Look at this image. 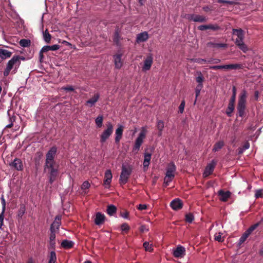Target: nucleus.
Wrapping results in <instances>:
<instances>
[{"instance_id": "nucleus-1", "label": "nucleus", "mask_w": 263, "mask_h": 263, "mask_svg": "<svg viewBox=\"0 0 263 263\" xmlns=\"http://www.w3.org/2000/svg\"><path fill=\"white\" fill-rule=\"evenodd\" d=\"M57 149L55 147H51L46 155L45 170H49L50 172V182L52 183L58 175V168L54 161Z\"/></svg>"}, {"instance_id": "nucleus-19", "label": "nucleus", "mask_w": 263, "mask_h": 263, "mask_svg": "<svg viewBox=\"0 0 263 263\" xmlns=\"http://www.w3.org/2000/svg\"><path fill=\"white\" fill-rule=\"evenodd\" d=\"M123 126L120 125H119L118 127L116 129L115 132V142L116 143L119 142L120 141L123 132Z\"/></svg>"}, {"instance_id": "nucleus-60", "label": "nucleus", "mask_w": 263, "mask_h": 263, "mask_svg": "<svg viewBox=\"0 0 263 263\" xmlns=\"http://www.w3.org/2000/svg\"><path fill=\"white\" fill-rule=\"evenodd\" d=\"M137 208L139 210H145L147 209V205L140 204L138 205Z\"/></svg>"}, {"instance_id": "nucleus-63", "label": "nucleus", "mask_w": 263, "mask_h": 263, "mask_svg": "<svg viewBox=\"0 0 263 263\" xmlns=\"http://www.w3.org/2000/svg\"><path fill=\"white\" fill-rule=\"evenodd\" d=\"M216 45H217V43L213 42H209L207 44V46L209 47H216Z\"/></svg>"}, {"instance_id": "nucleus-25", "label": "nucleus", "mask_w": 263, "mask_h": 263, "mask_svg": "<svg viewBox=\"0 0 263 263\" xmlns=\"http://www.w3.org/2000/svg\"><path fill=\"white\" fill-rule=\"evenodd\" d=\"M59 47L60 46L58 45H53L52 46H45L42 48L41 51L45 52L49 50L55 51L59 49Z\"/></svg>"}, {"instance_id": "nucleus-3", "label": "nucleus", "mask_w": 263, "mask_h": 263, "mask_svg": "<svg viewBox=\"0 0 263 263\" xmlns=\"http://www.w3.org/2000/svg\"><path fill=\"white\" fill-rule=\"evenodd\" d=\"M247 103V92L243 90L240 93L239 98L237 105V110L239 116L242 117L245 113Z\"/></svg>"}, {"instance_id": "nucleus-50", "label": "nucleus", "mask_w": 263, "mask_h": 263, "mask_svg": "<svg viewBox=\"0 0 263 263\" xmlns=\"http://www.w3.org/2000/svg\"><path fill=\"white\" fill-rule=\"evenodd\" d=\"M249 147H250V144H249V143L248 142H246L243 144V145L242 148L241 149V150L239 151V153H243V151H245L246 149H249Z\"/></svg>"}, {"instance_id": "nucleus-26", "label": "nucleus", "mask_w": 263, "mask_h": 263, "mask_svg": "<svg viewBox=\"0 0 263 263\" xmlns=\"http://www.w3.org/2000/svg\"><path fill=\"white\" fill-rule=\"evenodd\" d=\"M151 159V154L149 153H145L144 154V159L143 163V167L144 168L147 167L149 164Z\"/></svg>"}, {"instance_id": "nucleus-28", "label": "nucleus", "mask_w": 263, "mask_h": 263, "mask_svg": "<svg viewBox=\"0 0 263 263\" xmlns=\"http://www.w3.org/2000/svg\"><path fill=\"white\" fill-rule=\"evenodd\" d=\"M224 145V142L223 141H219L216 142L213 148V151L214 152L218 151Z\"/></svg>"}, {"instance_id": "nucleus-13", "label": "nucleus", "mask_w": 263, "mask_h": 263, "mask_svg": "<svg viewBox=\"0 0 263 263\" xmlns=\"http://www.w3.org/2000/svg\"><path fill=\"white\" fill-rule=\"evenodd\" d=\"M122 57V53H118L114 56L115 65L117 69H120L123 65V62L121 60Z\"/></svg>"}, {"instance_id": "nucleus-31", "label": "nucleus", "mask_w": 263, "mask_h": 263, "mask_svg": "<svg viewBox=\"0 0 263 263\" xmlns=\"http://www.w3.org/2000/svg\"><path fill=\"white\" fill-rule=\"evenodd\" d=\"M117 211L116 207L114 205H109L107 208V213L110 216H112Z\"/></svg>"}, {"instance_id": "nucleus-41", "label": "nucleus", "mask_w": 263, "mask_h": 263, "mask_svg": "<svg viewBox=\"0 0 263 263\" xmlns=\"http://www.w3.org/2000/svg\"><path fill=\"white\" fill-rule=\"evenodd\" d=\"M143 247L145 251L151 252L153 251V246L152 244H150L148 242H145L143 243Z\"/></svg>"}, {"instance_id": "nucleus-51", "label": "nucleus", "mask_w": 263, "mask_h": 263, "mask_svg": "<svg viewBox=\"0 0 263 263\" xmlns=\"http://www.w3.org/2000/svg\"><path fill=\"white\" fill-rule=\"evenodd\" d=\"M4 213L2 211L0 214V229H2V226L4 224Z\"/></svg>"}, {"instance_id": "nucleus-18", "label": "nucleus", "mask_w": 263, "mask_h": 263, "mask_svg": "<svg viewBox=\"0 0 263 263\" xmlns=\"http://www.w3.org/2000/svg\"><path fill=\"white\" fill-rule=\"evenodd\" d=\"M218 195L220 197L219 199L222 201H226L230 197L231 193L230 191L224 192L222 190L218 192Z\"/></svg>"}, {"instance_id": "nucleus-45", "label": "nucleus", "mask_w": 263, "mask_h": 263, "mask_svg": "<svg viewBox=\"0 0 263 263\" xmlns=\"http://www.w3.org/2000/svg\"><path fill=\"white\" fill-rule=\"evenodd\" d=\"M233 95L231 98L230 101L231 102L235 103L236 96V88L235 86L233 87L232 88Z\"/></svg>"}, {"instance_id": "nucleus-29", "label": "nucleus", "mask_w": 263, "mask_h": 263, "mask_svg": "<svg viewBox=\"0 0 263 263\" xmlns=\"http://www.w3.org/2000/svg\"><path fill=\"white\" fill-rule=\"evenodd\" d=\"M73 245V242L72 241L64 240L61 243L62 247L65 249L71 248Z\"/></svg>"}, {"instance_id": "nucleus-9", "label": "nucleus", "mask_w": 263, "mask_h": 263, "mask_svg": "<svg viewBox=\"0 0 263 263\" xmlns=\"http://www.w3.org/2000/svg\"><path fill=\"white\" fill-rule=\"evenodd\" d=\"M153 63V57L152 54H149L144 58L142 64V71L146 72L151 69Z\"/></svg>"}, {"instance_id": "nucleus-46", "label": "nucleus", "mask_w": 263, "mask_h": 263, "mask_svg": "<svg viewBox=\"0 0 263 263\" xmlns=\"http://www.w3.org/2000/svg\"><path fill=\"white\" fill-rule=\"evenodd\" d=\"M194 216L191 213L187 214L185 216V220L189 223H191L194 220Z\"/></svg>"}, {"instance_id": "nucleus-27", "label": "nucleus", "mask_w": 263, "mask_h": 263, "mask_svg": "<svg viewBox=\"0 0 263 263\" xmlns=\"http://www.w3.org/2000/svg\"><path fill=\"white\" fill-rule=\"evenodd\" d=\"M234 104L235 103L230 102L226 110V114L229 117L232 116V113L234 110Z\"/></svg>"}, {"instance_id": "nucleus-8", "label": "nucleus", "mask_w": 263, "mask_h": 263, "mask_svg": "<svg viewBox=\"0 0 263 263\" xmlns=\"http://www.w3.org/2000/svg\"><path fill=\"white\" fill-rule=\"evenodd\" d=\"M20 57L19 56H14L8 62L7 67L4 72V75L5 76L9 75L10 70L14 66L18 67L20 65Z\"/></svg>"}, {"instance_id": "nucleus-4", "label": "nucleus", "mask_w": 263, "mask_h": 263, "mask_svg": "<svg viewBox=\"0 0 263 263\" xmlns=\"http://www.w3.org/2000/svg\"><path fill=\"white\" fill-rule=\"evenodd\" d=\"M176 167L175 164L171 162L168 164L167 168L166 175L164 179V185L165 186L168 185L169 183L173 180L175 176V172Z\"/></svg>"}, {"instance_id": "nucleus-64", "label": "nucleus", "mask_w": 263, "mask_h": 263, "mask_svg": "<svg viewBox=\"0 0 263 263\" xmlns=\"http://www.w3.org/2000/svg\"><path fill=\"white\" fill-rule=\"evenodd\" d=\"M122 217L125 219L128 218V213L127 212H126L125 213H123L121 215Z\"/></svg>"}, {"instance_id": "nucleus-38", "label": "nucleus", "mask_w": 263, "mask_h": 263, "mask_svg": "<svg viewBox=\"0 0 263 263\" xmlns=\"http://www.w3.org/2000/svg\"><path fill=\"white\" fill-rule=\"evenodd\" d=\"M229 65H216V66H212L210 67V69H229Z\"/></svg>"}, {"instance_id": "nucleus-54", "label": "nucleus", "mask_w": 263, "mask_h": 263, "mask_svg": "<svg viewBox=\"0 0 263 263\" xmlns=\"http://www.w3.org/2000/svg\"><path fill=\"white\" fill-rule=\"evenodd\" d=\"M1 201L2 204V211L3 213H5L6 209V201L3 196L1 197Z\"/></svg>"}, {"instance_id": "nucleus-21", "label": "nucleus", "mask_w": 263, "mask_h": 263, "mask_svg": "<svg viewBox=\"0 0 263 263\" xmlns=\"http://www.w3.org/2000/svg\"><path fill=\"white\" fill-rule=\"evenodd\" d=\"M105 220V215L100 212H98L96 214L95 218V223L97 225H100L103 223Z\"/></svg>"}, {"instance_id": "nucleus-55", "label": "nucleus", "mask_w": 263, "mask_h": 263, "mask_svg": "<svg viewBox=\"0 0 263 263\" xmlns=\"http://www.w3.org/2000/svg\"><path fill=\"white\" fill-rule=\"evenodd\" d=\"M10 111L9 110H8L7 112V114L9 116V120L10 123L13 124V122L15 121V116H12V117H10Z\"/></svg>"}, {"instance_id": "nucleus-56", "label": "nucleus", "mask_w": 263, "mask_h": 263, "mask_svg": "<svg viewBox=\"0 0 263 263\" xmlns=\"http://www.w3.org/2000/svg\"><path fill=\"white\" fill-rule=\"evenodd\" d=\"M194 61L199 64H202L203 63H207V60L202 59H196L194 60Z\"/></svg>"}, {"instance_id": "nucleus-44", "label": "nucleus", "mask_w": 263, "mask_h": 263, "mask_svg": "<svg viewBox=\"0 0 263 263\" xmlns=\"http://www.w3.org/2000/svg\"><path fill=\"white\" fill-rule=\"evenodd\" d=\"M255 197L256 198L263 197V189H259L255 191Z\"/></svg>"}, {"instance_id": "nucleus-15", "label": "nucleus", "mask_w": 263, "mask_h": 263, "mask_svg": "<svg viewBox=\"0 0 263 263\" xmlns=\"http://www.w3.org/2000/svg\"><path fill=\"white\" fill-rule=\"evenodd\" d=\"M215 166V162L212 161L210 163L208 164L205 168L203 173V176L204 177H208L213 172Z\"/></svg>"}, {"instance_id": "nucleus-11", "label": "nucleus", "mask_w": 263, "mask_h": 263, "mask_svg": "<svg viewBox=\"0 0 263 263\" xmlns=\"http://www.w3.org/2000/svg\"><path fill=\"white\" fill-rule=\"evenodd\" d=\"M186 18L190 21H193L195 22H204L206 21V18L203 15L198 14H188L186 16Z\"/></svg>"}, {"instance_id": "nucleus-10", "label": "nucleus", "mask_w": 263, "mask_h": 263, "mask_svg": "<svg viewBox=\"0 0 263 263\" xmlns=\"http://www.w3.org/2000/svg\"><path fill=\"white\" fill-rule=\"evenodd\" d=\"M185 255V249L184 247L179 245L173 250V255L176 258H182Z\"/></svg>"}, {"instance_id": "nucleus-6", "label": "nucleus", "mask_w": 263, "mask_h": 263, "mask_svg": "<svg viewBox=\"0 0 263 263\" xmlns=\"http://www.w3.org/2000/svg\"><path fill=\"white\" fill-rule=\"evenodd\" d=\"M114 131V126L110 122H107L106 124V128L103 130L100 135V142L104 143L112 135Z\"/></svg>"}, {"instance_id": "nucleus-2", "label": "nucleus", "mask_w": 263, "mask_h": 263, "mask_svg": "<svg viewBox=\"0 0 263 263\" xmlns=\"http://www.w3.org/2000/svg\"><path fill=\"white\" fill-rule=\"evenodd\" d=\"M233 34L237 36V38L235 39V44L239 47V48L242 50L244 53H246L249 49L247 46L243 42L244 40V33L243 31L240 29H233Z\"/></svg>"}, {"instance_id": "nucleus-39", "label": "nucleus", "mask_w": 263, "mask_h": 263, "mask_svg": "<svg viewBox=\"0 0 263 263\" xmlns=\"http://www.w3.org/2000/svg\"><path fill=\"white\" fill-rule=\"evenodd\" d=\"M57 260V256L55 252L51 251L49 257L48 263H55Z\"/></svg>"}, {"instance_id": "nucleus-12", "label": "nucleus", "mask_w": 263, "mask_h": 263, "mask_svg": "<svg viewBox=\"0 0 263 263\" xmlns=\"http://www.w3.org/2000/svg\"><path fill=\"white\" fill-rule=\"evenodd\" d=\"M112 178V175L111 171L110 170H107L105 173L103 182V185L105 188H108L110 186Z\"/></svg>"}, {"instance_id": "nucleus-35", "label": "nucleus", "mask_w": 263, "mask_h": 263, "mask_svg": "<svg viewBox=\"0 0 263 263\" xmlns=\"http://www.w3.org/2000/svg\"><path fill=\"white\" fill-rule=\"evenodd\" d=\"M44 40L45 42L49 43L51 41V35L47 30L43 32Z\"/></svg>"}, {"instance_id": "nucleus-42", "label": "nucleus", "mask_w": 263, "mask_h": 263, "mask_svg": "<svg viewBox=\"0 0 263 263\" xmlns=\"http://www.w3.org/2000/svg\"><path fill=\"white\" fill-rule=\"evenodd\" d=\"M229 69H241L242 66L240 64H229Z\"/></svg>"}, {"instance_id": "nucleus-20", "label": "nucleus", "mask_w": 263, "mask_h": 263, "mask_svg": "<svg viewBox=\"0 0 263 263\" xmlns=\"http://www.w3.org/2000/svg\"><path fill=\"white\" fill-rule=\"evenodd\" d=\"M171 208L174 210H178L182 208V203L179 199L173 200L170 204Z\"/></svg>"}, {"instance_id": "nucleus-59", "label": "nucleus", "mask_w": 263, "mask_h": 263, "mask_svg": "<svg viewBox=\"0 0 263 263\" xmlns=\"http://www.w3.org/2000/svg\"><path fill=\"white\" fill-rule=\"evenodd\" d=\"M62 89L68 91H71L74 90V88L72 86H68L66 87H62Z\"/></svg>"}, {"instance_id": "nucleus-33", "label": "nucleus", "mask_w": 263, "mask_h": 263, "mask_svg": "<svg viewBox=\"0 0 263 263\" xmlns=\"http://www.w3.org/2000/svg\"><path fill=\"white\" fill-rule=\"evenodd\" d=\"M250 235V234L246 231L239 238L238 241V245L240 246L241 244H242L246 241V240Z\"/></svg>"}, {"instance_id": "nucleus-43", "label": "nucleus", "mask_w": 263, "mask_h": 263, "mask_svg": "<svg viewBox=\"0 0 263 263\" xmlns=\"http://www.w3.org/2000/svg\"><path fill=\"white\" fill-rule=\"evenodd\" d=\"M30 44V41L28 40L22 39L20 41V44L22 47H28Z\"/></svg>"}, {"instance_id": "nucleus-7", "label": "nucleus", "mask_w": 263, "mask_h": 263, "mask_svg": "<svg viewBox=\"0 0 263 263\" xmlns=\"http://www.w3.org/2000/svg\"><path fill=\"white\" fill-rule=\"evenodd\" d=\"M146 128L145 127H142L138 137L137 138L135 141V143L133 147V151L138 152L139 150L140 147L143 143V140L146 136Z\"/></svg>"}, {"instance_id": "nucleus-62", "label": "nucleus", "mask_w": 263, "mask_h": 263, "mask_svg": "<svg viewBox=\"0 0 263 263\" xmlns=\"http://www.w3.org/2000/svg\"><path fill=\"white\" fill-rule=\"evenodd\" d=\"M216 46L217 48H224L227 47V44L223 43H217Z\"/></svg>"}, {"instance_id": "nucleus-48", "label": "nucleus", "mask_w": 263, "mask_h": 263, "mask_svg": "<svg viewBox=\"0 0 263 263\" xmlns=\"http://www.w3.org/2000/svg\"><path fill=\"white\" fill-rule=\"evenodd\" d=\"M221 233H216L214 235V239L215 240L218 241L219 242H221L223 241V239L221 237Z\"/></svg>"}, {"instance_id": "nucleus-36", "label": "nucleus", "mask_w": 263, "mask_h": 263, "mask_svg": "<svg viewBox=\"0 0 263 263\" xmlns=\"http://www.w3.org/2000/svg\"><path fill=\"white\" fill-rule=\"evenodd\" d=\"M26 211V208L24 204H22L20 205V209L18 211L17 216L19 218H22Z\"/></svg>"}, {"instance_id": "nucleus-37", "label": "nucleus", "mask_w": 263, "mask_h": 263, "mask_svg": "<svg viewBox=\"0 0 263 263\" xmlns=\"http://www.w3.org/2000/svg\"><path fill=\"white\" fill-rule=\"evenodd\" d=\"M90 186V184L88 181H84L81 186V189L83 191L84 193L86 194L87 193L86 190H88Z\"/></svg>"}, {"instance_id": "nucleus-22", "label": "nucleus", "mask_w": 263, "mask_h": 263, "mask_svg": "<svg viewBox=\"0 0 263 263\" xmlns=\"http://www.w3.org/2000/svg\"><path fill=\"white\" fill-rule=\"evenodd\" d=\"M12 52L6 49H0V63L4 59L10 58Z\"/></svg>"}, {"instance_id": "nucleus-17", "label": "nucleus", "mask_w": 263, "mask_h": 263, "mask_svg": "<svg viewBox=\"0 0 263 263\" xmlns=\"http://www.w3.org/2000/svg\"><path fill=\"white\" fill-rule=\"evenodd\" d=\"M11 167H14L17 171H22L23 168L22 161L21 159L15 158L12 162L10 164Z\"/></svg>"}, {"instance_id": "nucleus-53", "label": "nucleus", "mask_w": 263, "mask_h": 263, "mask_svg": "<svg viewBox=\"0 0 263 263\" xmlns=\"http://www.w3.org/2000/svg\"><path fill=\"white\" fill-rule=\"evenodd\" d=\"M121 228L123 231H128L129 229V227L127 223H124L122 224Z\"/></svg>"}, {"instance_id": "nucleus-57", "label": "nucleus", "mask_w": 263, "mask_h": 263, "mask_svg": "<svg viewBox=\"0 0 263 263\" xmlns=\"http://www.w3.org/2000/svg\"><path fill=\"white\" fill-rule=\"evenodd\" d=\"M148 231V228L145 225H142L140 228V231L141 232H145Z\"/></svg>"}, {"instance_id": "nucleus-23", "label": "nucleus", "mask_w": 263, "mask_h": 263, "mask_svg": "<svg viewBox=\"0 0 263 263\" xmlns=\"http://www.w3.org/2000/svg\"><path fill=\"white\" fill-rule=\"evenodd\" d=\"M99 97L100 95L99 93L95 94L91 98H90L86 102V104L89 107L93 106L98 101Z\"/></svg>"}, {"instance_id": "nucleus-34", "label": "nucleus", "mask_w": 263, "mask_h": 263, "mask_svg": "<svg viewBox=\"0 0 263 263\" xmlns=\"http://www.w3.org/2000/svg\"><path fill=\"white\" fill-rule=\"evenodd\" d=\"M55 232H51L50 236L49 244L52 248H54L55 246Z\"/></svg>"}, {"instance_id": "nucleus-40", "label": "nucleus", "mask_w": 263, "mask_h": 263, "mask_svg": "<svg viewBox=\"0 0 263 263\" xmlns=\"http://www.w3.org/2000/svg\"><path fill=\"white\" fill-rule=\"evenodd\" d=\"M202 87H203L202 84H198L196 88V89H195V91H196V100L195 101L194 104H195L196 102V100H197V97L199 96L200 93V91H201Z\"/></svg>"}, {"instance_id": "nucleus-52", "label": "nucleus", "mask_w": 263, "mask_h": 263, "mask_svg": "<svg viewBox=\"0 0 263 263\" xmlns=\"http://www.w3.org/2000/svg\"><path fill=\"white\" fill-rule=\"evenodd\" d=\"M185 106V101L183 100L181 102V104L179 106V112L182 114L184 111V108Z\"/></svg>"}, {"instance_id": "nucleus-24", "label": "nucleus", "mask_w": 263, "mask_h": 263, "mask_svg": "<svg viewBox=\"0 0 263 263\" xmlns=\"http://www.w3.org/2000/svg\"><path fill=\"white\" fill-rule=\"evenodd\" d=\"M200 30L203 31L206 29H212L213 30H217L219 29V27L217 25H202L198 27Z\"/></svg>"}, {"instance_id": "nucleus-61", "label": "nucleus", "mask_w": 263, "mask_h": 263, "mask_svg": "<svg viewBox=\"0 0 263 263\" xmlns=\"http://www.w3.org/2000/svg\"><path fill=\"white\" fill-rule=\"evenodd\" d=\"M257 224H255L254 226H251L250 228H249L246 231L249 233L250 234L252 233V232L256 228Z\"/></svg>"}, {"instance_id": "nucleus-5", "label": "nucleus", "mask_w": 263, "mask_h": 263, "mask_svg": "<svg viewBox=\"0 0 263 263\" xmlns=\"http://www.w3.org/2000/svg\"><path fill=\"white\" fill-rule=\"evenodd\" d=\"M132 170L133 168L130 165H122V171L120 176V182L121 184H125L127 183L132 173Z\"/></svg>"}, {"instance_id": "nucleus-58", "label": "nucleus", "mask_w": 263, "mask_h": 263, "mask_svg": "<svg viewBox=\"0 0 263 263\" xmlns=\"http://www.w3.org/2000/svg\"><path fill=\"white\" fill-rule=\"evenodd\" d=\"M119 33L118 32H116L114 36V42H115L117 44H118L119 41Z\"/></svg>"}, {"instance_id": "nucleus-14", "label": "nucleus", "mask_w": 263, "mask_h": 263, "mask_svg": "<svg viewBox=\"0 0 263 263\" xmlns=\"http://www.w3.org/2000/svg\"><path fill=\"white\" fill-rule=\"evenodd\" d=\"M148 39V34L146 31H144L137 35L136 42L139 44L146 42Z\"/></svg>"}, {"instance_id": "nucleus-30", "label": "nucleus", "mask_w": 263, "mask_h": 263, "mask_svg": "<svg viewBox=\"0 0 263 263\" xmlns=\"http://www.w3.org/2000/svg\"><path fill=\"white\" fill-rule=\"evenodd\" d=\"M164 122L162 120H158L157 123V127L159 130V136H161L162 134V130L164 128Z\"/></svg>"}, {"instance_id": "nucleus-47", "label": "nucleus", "mask_w": 263, "mask_h": 263, "mask_svg": "<svg viewBox=\"0 0 263 263\" xmlns=\"http://www.w3.org/2000/svg\"><path fill=\"white\" fill-rule=\"evenodd\" d=\"M220 62L218 59L210 58L207 59V63L217 64Z\"/></svg>"}, {"instance_id": "nucleus-16", "label": "nucleus", "mask_w": 263, "mask_h": 263, "mask_svg": "<svg viewBox=\"0 0 263 263\" xmlns=\"http://www.w3.org/2000/svg\"><path fill=\"white\" fill-rule=\"evenodd\" d=\"M60 221H61V217L57 216L55 219V220L51 225L50 232H56L57 231H58L59 228L61 224Z\"/></svg>"}, {"instance_id": "nucleus-32", "label": "nucleus", "mask_w": 263, "mask_h": 263, "mask_svg": "<svg viewBox=\"0 0 263 263\" xmlns=\"http://www.w3.org/2000/svg\"><path fill=\"white\" fill-rule=\"evenodd\" d=\"M103 117L102 115L98 116L95 119V123L97 127L100 128L103 124Z\"/></svg>"}, {"instance_id": "nucleus-49", "label": "nucleus", "mask_w": 263, "mask_h": 263, "mask_svg": "<svg viewBox=\"0 0 263 263\" xmlns=\"http://www.w3.org/2000/svg\"><path fill=\"white\" fill-rule=\"evenodd\" d=\"M196 81L199 83L198 84H202L203 81V77L201 72H200L196 78Z\"/></svg>"}]
</instances>
